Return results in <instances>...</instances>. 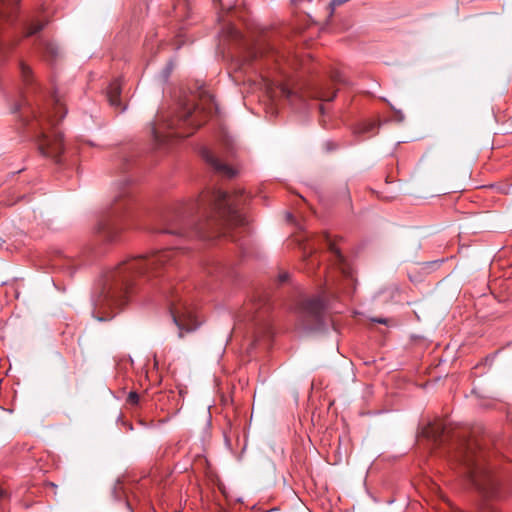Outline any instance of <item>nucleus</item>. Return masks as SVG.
Segmentation results:
<instances>
[{
	"label": "nucleus",
	"mask_w": 512,
	"mask_h": 512,
	"mask_svg": "<svg viewBox=\"0 0 512 512\" xmlns=\"http://www.w3.org/2000/svg\"><path fill=\"white\" fill-rule=\"evenodd\" d=\"M374 321L377 322V323H381V324H385L386 323V320L385 319H381V318L374 319Z\"/></svg>",
	"instance_id": "5701e85b"
},
{
	"label": "nucleus",
	"mask_w": 512,
	"mask_h": 512,
	"mask_svg": "<svg viewBox=\"0 0 512 512\" xmlns=\"http://www.w3.org/2000/svg\"><path fill=\"white\" fill-rule=\"evenodd\" d=\"M174 255L171 249L156 251L126 259L109 270L93 298V316L98 321L113 318L118 308L127 302L132 286L160 278L173 265Z\"/></svg>",
	"instance_id": "f257e3e1"
},
{
	"label": "nucleus",
	"mask_w": 512,
	"mask_h": 512,
	"mask_svg": "<svg viewBox=\"0 0 512 512\" xmlns=\"http://www.w3.org/2000/svg\"><path fill=\"white\" fill-rule=\"evenodd\" d=\"M21 105H22L21 103L16 104V105L14 106V108L12 109V111H13V112H17L18 110H20Z\"/></svg>",
	"instance_id": "4be33fe9"
},
{
	"label": "nucleus",
	"mask_w": 512,
	"mask_h": 512,
	"mask_svg": "<svg viewBox=\"0 0 512 512\" xmlns=\"http://www.w3.org/2000/svg\"><path fill=\"white\" fill-rule=\"evenodd\" d=\"M319 109H320L321 114H323V113H324V107H323V105H320Z\"/></svg>",
	"instance_id": "a878e982"
},
{
	"label": "nucleus",
	"mask_w": 512,
	"mask_h": 512,
	"mask_svg": "<svg viewBox=\"0 0 512 512\" xmlns=\"http://www.w3.org/2000/svg\"><path fill=\"white\" fill-rule=\"evenodd\" d=\"M19 0H0V19L9 20ZM4 47L0 46V54L4 53Z\"/></svg>",
	"instance_id": "9b49d317"
},
{
	"label": "nucleus",
	"mask_w": 512,
	"mask_h": 512,
	"mask_svg": "<svg viewBox=\"0 0 512 512\" xmlns=\"http://www.w3.org/2000/svg\"><path fill=\"white\" fill-rule=\"evenodd\" d=\"M324 300L320 296L306 298L298 306L300 325L305 330H317L323 325Z\"/></svg>",
	"instance_id": "0eeeda50"
},
{
	"label": "nucleus",
	"mask_w": 512,
	"mask_h": 512,
	"mask_svg": "<svg viewBox=\"0 0 512 512\" xmlns=\"http://www.w3.org/2000/svg\"><path fill=\"white\" fill-rule=\"evenodd\" d=\"M46 51H47V53L51 54L53 57H56L58 55V48L51 43L46 45Z\"/></svg>",
	"instance_id": "f3484780"
},
{
	"label": "nucleus",
	"mask_w": 512,
	"mask_h": 512,
	"mask_svg": "<svg viewBox=\"0 0 512 512\" xmlns=\"http://www.w3.org/2000/svg\"><path fill=\"white\" fill-rule=\"evenodd\" d=\"M133 201L127 196H120L115 200L111 209V218L105 225V236L113 241L117 233L128 226V221L132 217Z\"/></svg>",
	"instance_id": "423d86ee"
},
{
	"label": "nucleus",
	"mask_w": 512,
	"mask_h": 512,
	"mask_svg": "<svg viewBox=\"0 0 512 512\" xmlns=\"http://www.w3.org/2000/svg\"><path fill=\"white\" fill-rule=\"evenodd\" d=\"M121 87L118 81H114L110 84L107 92L108 100L111 106L124 110L121 107L120 100Z\"/></svg>",
	"instance_id": "9d476101"
},
{
	"label": "nucleus",
	"mask_w": 512,
	"mask_h": 512,
	"mask_svg": "<svg viewBox=\"0 0 512 512\" xmlns=\"http://www.w3.org/2000/svg\"><path fill=\"white\" fill-rule=\"evenodd\" d=\"M196 109L185 108L177 116L158 115L152 127V134L159 144L170 142L173 137H188L201 125Z\"/></svg>",
	"instance_id": "39448f33"
},
{
	"label": "nucleus",
	"mask_w": 512,
	"mask_h": 512,
	"mask_svg": "<svg viewBox=\"0 0 512 512\" xmlns=\"http://www.w3.org/2000/svg\"><path fill=\"white\" fill-rule=\"evenodd\" d=\"M287 279V275L286 274H283V275H280V281H285Z\"/></svg>",
	"instance_id": "b1692460"
},
{
	"label": "nucleus",
	"mask_w": 512,
	"mask_h": 512,
	"mask_svg": "<svg viewBox=\"0 0 512 512\" xmlns=\"http://www.w3.org/2000/svg\"><path fill=\"white\" fill-rule=\"evenodd\" d=\"M139 395L134 392V391H131L129 394H128V397H127V402L131 405H137L138 402H139Z\"/></svg>",
	"instance_id": "dca6fc26"
},
{
	"label": "nucleus",
	"mask_w": 512,
	"mask_h": 512,
	"mask_svg": "<svg viewBox=\"0 0 512 512\" xmlns=\"http://www.w3.org/2000/svg\"><path fill=\"white\" fill-rule=\"evenodd\" d=\"M458 461L466 476L483 497L503 499L506 496L499 479L486 464L480 445L476 440H468L461 444Z\"/></svg>",
	"instance_id": "20e7f679"
},
{
	"label": "nucleus",
	"mask_w": 512,
	"mask_h": 512,
	"mask_svg": "<svg viewBox=\"0 0 512 512\" xmlns=\"http://www.w3.org/2000/svg\"><path fill=\"white\" fill-rule=\"evenodd\" d=\"M239 192L227 193L221 189H214L200 196V198L189 207L181 208L173 214L166 216L165 227L160 232L177 235L181 237H197L204 240H211L217 237L218 233L213 229V223L206 222L190 228L189 216L196 210L210 209L220 220L230 224H242V216L238 213L240 205Z\"/></svg>",
	"instance_id": "f03ea898"
},
{
	"label": "nucleus",
	"mask_w": 512,
	"mask_h": 512,
	"mask_svg": "<svg viewBox=\"0 0 512 512\" xmlns=\"http://www.w3.org/2000/svg\"><path fill=\"white\" fill-rule=\"evenodd\" d=\"M20 70H21V76H22V79L25 83H28L29 82V79L32 75V72H31V69L29 66H27L26 64L24 63H21L20 64Z\"/></svg>",
	"instance_id": "2eb2a0df"
},
{
	"label": "nucleus",
	"mask_w": 512,
	"mask_h": 512,
	"mask_svg": "<svg viewBox=\"0 0 512 512\" xmlns=\"http://www.w3.org/2000/svg\"><path fill=\"white\" fill-rule=\"evenodd\" d=\"M327 242H328L329 249L331 250V252H333L339 259H341L342 256L340 254V251L336 248L334 243H332L329 239H327Z\"/></svg>",
	"instance_id": "6ab92c4d"
},
{
	"label": "nucleus",
	"mask_w": 512,
	"mask_h": 512,
	"mask_svg": "<svg viewBox=\"0 0 512 512\" xmlns=\"http://www.w3.org/2000/svg\"><path fill=\"white\" fill-rule=\"evenodd\" d=\"M169 309L174 323L179 329V337H183L184 332H192L197 329L198 321L194 310L181 298H172Z\"/></svg>",
	"instance_id": "6e6552de"
},
{
	"label": "nucleus",
	"mask_w": 512,
	"mask_h": 512,
	"mask_svg": "<svg viewBox=\"0 0 512 512\" xmlns=\"http://www.w3.org/2000/svg\"><path fill=\"white\" fill-rule=\"evenodd\" d=\"M376 127V125L374 123H367V124H364L360 129H359V133H367V132H370L372 131L374 128Z\"/></svg>",
	"instance_id": "a211bd4d"
},
{
	"label": "nucleus",
	"mask_w": 512,
	"mask_h": 512,
	"mask_svg": "<svg viewBox=\"0 0 512 512\" xmlns=\"http://www.w3.org/2000/svg\"><path fill=\"white\" fill-rule=\"evenodd\" d=\"M30 112L31 117L24 121V125L36 139L39 151L45 156L57 159L63 152L64 144L56 126L66 114L59 96H51L49 107H38Z\"/></svg>",
	"instance_id": "7ed1b4c3"
},
{
	"label": "nucleus",
	"mask_w": 512,
	"mask_h": 512,
	"mask_svg": "<svg viewBox=\"0 0 512 512\" xmlns=\"http://www.w3.org/2000/svg\"><path fill=\"white\" fill-rule=\"evenodd\" d=\"M282 93L287 97V98H291L293 93L291 90H289L288 88L286 87H283L282 88Z\"/></svg>",
	"instance_id": "412c9836"
},
{
	"label": "nucleus",
	"mask_w": 512,
	"mask_h": 512,
	"mask_svg": "<svg viewBox=\"0 0 512 512\" xmlns=\"http://www.w3.org/2000/svg\"><path fill=\"white\" fill-rule=\"evenodd\" d=\"M223 33L226 35V37L234 39V40H240L242 38V35L239 30H237L233 25L228 24L224 27Z\"/></svg>",
	"instance_id": "ddd939ff"
},
{
	"label": "nucleus",
	"mask_w": 512,
	"mask_h": 512,
	"mask_svg": "<svg viewBox=\"0 0 512 512\" xmlns=\"http://www.w3.org/2000/svg\"><path fill=\"white\" fill-rule=\"evenodd\" d=\"M203 158L207 163H209L214 170L217 172L231 178L235 175V171L229 167L228 165L222 163L217 157H215L211 152L205 150L203 151Z\"/></svg>",
	"instance_id": "1a4fd4ad"
},
{
	"label": "nucleus",
	"mask_w": 512,
	"mask_h": 512,
	"mask_svg": "<svg viewBox=\"0 0 512 512\" xmlns=\"http://www.w3.org/2000/svg\"><path fill=\"white\" fill-rule=\"evenodd\" d=\"M312 96L323 101H331L335 98L336 92H331L330 87H322L313 92Z\"/></svg>",
	"instance_id": "f8f14e48"
},
{
	"label": "nucleus",
	"mask_w": 512,
	"mask_h": 512,
	"mask_svg": "<svg viewBox=\"0 0 512 512\" xmlns=\"http://www.w3.org/2000/svg\"><path fill=\"white\" fill-rule=\"evenodd\" d=\"M333 82L342 83L343 78L340 72H334L331 76Z\"/></svg>",
	"instance_id": "aec40b11"
},
{
	"label": "nucleus",
	"mask_w": 512,
	"mask_h": 512,
	"mask_svg": "<svg viewBox=\"0 0 512 512\" xmlns=\"http://www.w3.org/2000/svg\"><path fill=\"white\" fill-rule=\"evenodd\" d=\"M47 485H48V486H50V487H52V488H54V489H56V488H57V485H56V484H54V483H52V482H49Z\"/></svg>",
	"instance_id": "393cba45"
},
{
	"label": "nucleus",
	"mask_w": 512,
	"mask_h": 512,
	"mask_svg": "<svg viewBox=\"0 0 512 512\" xmlns=\"http://www.w3.org/2000/svg\"><path fill=\"white\" fill-rule=\"evenodd\" d=\"M44 25H45V23L42 21H36V22L30 23L27 26L26 36H31V35L36 34L38 31L43 29Z\"/></svg>",
	"instance_id": "4468645a"
}]
</instances>
